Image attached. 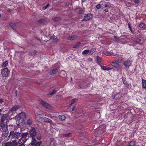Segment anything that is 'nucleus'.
<instances>
[{"label": "nucleus", "mask_w": 146, "mask_h": 146, "mask_svg": "<svg viewBox=\"0 0 146 146\" xmlns=\"http://www.w3.org/2000/svg\"><path fill=\"white\" fill-rule=\"evenodd\" d=\"M42 121H43L49 123H51L52 122V120L51 119L45 117H43L42 118Z\"/></svg>", "instance_id": "10"}, {"label": "nucleus", "mask_w": 146, "mask_h": 146, "mask_svg": "<svg viewBox=\"0 0 146 146\" xmlns=\"http://www.w3.org/2000/svg\"><path fill=\"white\" fill-rule=\"evenodd\" d=\"M97 61L99 63L100 62H101V58L98 56H97Z\"/></svg>", "instance_id": "35"}, {"label": "nucleus", "mask_w": 146, "mask_h": 146, "mask_svg": "<svg viewBox=\"0 0 146 146\" xmlns=\"http://www.w3.org/2000/svg\"><path fill=\"white\" fill-rule=\"evenodd\" d=\"M78 46L77 45H74L73 46V48H78Z\"/></svg>", "instance_id": "52"}, {"label": "nucleus", "mask_w": 146, "mask_h": 146, "mask_svg": "<svg viewBox=\"0 0 146 146\" xmlns=\"http://www.w3.org/2000/svg\"><path fill=\"white\" fill-rule=\"evenodd\" d=\"M111 65L117 69L119 68V64L114 62H112L111 63Z\"/></svg>", "instance_id": "11"}, {"label": "nucleus", "mask_w": 146, "mask_h": 146, "mask_svg": "<svg viewBox=\"0 0 146 146\" xmlns=\"http://www.w3.org/2000/svg\"><path fill=\"white\" fill-rule=\"evenodd\" d=\"M22 134L21 131V132H14V131H11L9 137L11 139H18L21 137Z\"/></svg>", "instance_id": "1"}, {"label": "nucleus", "mask_w": 146, "mask_h": 146, "mask_svg": "<svg viewBox=\"0 0 146 146\" xmlns=\"http://www.w3.org/2000/svg\"><path fill=\"white\" fill-rule=\"evenodd\" d=\"M89 52V50H85L82 52V53L83 54H85L88 53Z\"/></svg>", "instance_id": "34"}, {"label": "nucleus", "mask_w": 146, "mask_h": 146, "mask_svg": "<svg viewBox=\"0 0 146 146\" xmlns=\"http://www.w3.org/2000/svg\"><path fill=\"white\" fill-rule=\"evenodd\" d=\"M35 137H33L32 138L31 142L30 144L32 146H40L42 143V141H41L37 142Z\"/></svg>", "instance_id": "4"}, {"label": "nucleus", "mask_w": 146, "mask_h": 146, "mask_svg": "<svg viewBox=\"0 0 146 146\" xmlns=\"http://www.w3.org/2000/svg\"><path fill=\"white\" fill-rule=\"evenodd\" d=\"M96 50V49L95 48H92L90 50H89V52L90 54H92L95 52Z\"/></svg>", "instance_id": "25"}, {"label": "nucleus", "mask_w": 146, "mask_h": 146, "mask_svg": "<svg viewBox=\"0 0 146 146\" xmlns=\"http://www.w3.org/2000/svg\"><path fill=\"white\" fill-rule=\"evenodd\" d=\"M11 142L9 141L5 143L4 146H11Z\"/></svg>", "instance_id": "30"}, {"label": "nucleus", "mask_w": 146, "mask_h": 146, "mask_svg": "<svg viewBox=\"0 0 146 146\" xmlns=\"http://www.w3.org/2000/svg\"><path fill=\"white\" fill-rule=\"evenodd\" d=\"M123 83H124V84H125V82H124Z\"/></svg>", "instance_id": "63"}, {"label": "nucleus", "mask_w": 146, "mask_h": 146, "mask_svg": "<svg viewBox=\"0 0 146 146\" xmlns=\"http://www.w3.org/2000/svg\"><path fill=\"white\" fill-rule=\"evenodd\" d=\"M142 87L143 88L146 89V80L143 79H142Z\"/></svg>", "instance_id": "17"}, {"label": "nucleus", "mask_w": 146, "mask_h": 146, "mask_svg": "<svg viewBox=\"0 0 146 146\" xmlns=\"http://www.w3.org/2000/svg\"><path fill=\"white\" fill-rule=\"evenodd\" d=\"M27 133H28V135H29L31 137H35L37 134L36 129L34 127H31L30 129Z\"/></svg>", "instance_id": "3"}, {"label": "nucleus", "mask_w": 146, "mask_h": 146, "mask_svg": "<svg viewBox=\"0 0 146 146\" xmlns=\"http://www.w3.org/2000/svg\"><path fill=\"white\" fill-rule=\"evenodd\" d=\"M76 37V36L75 35L70 36L67 37V39L69 40H73L75 39Z\"/></svg>", "instance_id": "22"}, {"label": "nucleus", "mask_w": 146, "mask_h": 146, "mask_svg": "<svg viewBox=\"0 0 146 146\" xmlns=\"http://www.w3.org/2000/svg\"><path fill=\"white\" fill-rule=\"evenodd\" d=\"M66 75V73L65 71L64 70L60 72V76L62 77H63L65 76Z\"/></svg>", "instance_id": "21"}, {"label": "nucleus", "mask_w": 146, "mask_h": 146, "mask_svg": "<svg viewBox=\"0 0 146 146\" xmlns=\"http://www.w3.org/2000/svg\"><path fill=\"white\" fill-rule=\"evenodd\" d=\"M84 12L82 10H80L79 11V13L80 14H82Z\"/></svg>", "instance_id": "48"}, {"label": "nucleus", "mask_w": 146, "mask_h": 146, "mask_svg": "<svg viewBox=\"0 0 146 146\" xmlns=\"http://www.w3.org/2000/svg\"><path fill=\"white\" fill-rule=\"evenodd\" d=\"M136 145V141H132L129 142L128 144V146H134Z\"/></svg>", "instance_id": "15"}, {"label": "nucleus", "mask_w": 146, "mask_h": 146, "mask_svg": "<svg viewBox=\"0 0 146 146\" xmlns=\"http://www.w3.org/2000/svg\"><path fill=\"white\" fill-rule=\"evenodd\" d=\"M60 19L61 18L60 17H55L52 18V20L53 21H58L59 20H60Z\"/></svg>", "instance_id": "24"}, {"label": "nucleus", "mask_w": 146, "mask_h": 146, "mask_svg": "<svg viewBox=\"0 0 146 146\" xmlns=\"http://www.w3.org/2000/svg\"><path fill=\"white\" fill-rule=\"evenodd\" d=\"M9 62L8 60H5L3 62V63H2L1 66L2 67H6L7 65H8V64Z\"/></svg>", "instance_id": "19"}, {"label": "nucleus", "mask_w": 146, "mask_h": 146, "mask_svg": "<svg viewBox=\"0 0 146 146\" xmlns=\"http://www.w3.org/2000/svg\"><path fill=\"white\" fill-rule=\"evenodd\" d=\"M11 143L12 144L11 146H18V144H20L19 143V142H18V143L17 141L16 140L12 141L11 142Z\"/></svg>", "instance_id": "14"}, {"label": "nucleus", "mask_w": 146, "mask_h": 146, "mask_svg": "<svg viewBox=\"0 0 146 146\" xmlns=\"http://www.w3.org/2000/svg\"><path fill=\"white\" fill-rule=\"evenodd\" d=\"M112 69V68L111 67H106V71H109L110 70H111V69Z\"/></svg>", "instance_id": "47"}, {"label": "nucleus", "mask_w": 146, "mask_h": 146, "mask_svg": "<svg viewBox=\"0 0 146 146\" xmlns=\"http://www.w3.org/2000/svg\"><path fill=\"white\" fill-rule=\"evenodd\" d=\"M102 7L101 5L100 4H98L96 6V8L97 9H99L101 8Z\"/></svg>", "instance_id": "37"}, {"label": "nucleus", "mask_w": 146, "mask_h": 146, "mask_svg": "<svg viewBox=\"0 0 146 146\" xmlns=\"http://www.w3.org/2000/svg\"><path fill=\"white\" fill-rule=\"evenodd\" d=\"M10 72V70L7 68L2 69L1 70V73L3 77H8L9 75Z\"/></svg>", "instance_id": "5"}, {"label": "nucleus", "mask_w": 146, "mask_h": 146, "mask_svg": "<svg viewBox=\"0 0 146 146\" xmlns=\"http://www.w3.org/2000/svg\"><path fill=\"white\" fill-rule=\"evenodd\" d=\"M53 40L55 42H57L59 40L55 36L53 38Z\"/></svg>", "instance_id": "39"}, {"label": "nucleus", "mask_w": 146, "mask_h": 146, "mask_svg": "<svg viewBox=\"0 0 146 146\" xmlns=\"http://www.w3.org/2000/svg\"><path fill=\"white\" fill-rule=\"evenodd\" d=\"M113 37L115 40L117 41L118 42L119 40V38L116 36H114Z\"/></svg>", "instance_id": "42"}, {"label": "nucleus", "mask_w": 146, "mask_h": 146, "mask_svg": "<svg viewBox=\"0 0 146 146\" xmlns=\"http://www.w3.org/2000/svg\"><path fill=\"white\" fill-rule=\"evenodd\" d=\"M66 5H69V3L68 2L67 3H66Z\"/></svg>", "instance_id": "60"}, {"label": "nucleus", "mask_w": 146, "mask_h": 146, "mask_svg": "<svg viewBox=\"0 0 146 146\" xmlns=\"http://www.w3.org/2000/svg\"><path fill=\"white\" fill-rule=\"evenodd\" d=\"M57 70V69L56 68L54 69H53L51 71V74H54L56 72V71Z\"/></svg>", "instance_id": "29"}, {"label": "nucleus", "mask_w": 146, "mask_h": 146, "mask_svg": "<svg viewBox=\"0 0 146 146\" xmlns=\"http://www.w3.org/2000/svg\"><path fill=\"white\" fill-rule=\"evenodd\" d=\"M128 28L129 29L131 28V24L130 23H128Z\"/></svg>", "instance_id": "51"}, {"label": "nucleus", "mask_w": 146, "mask_h": 146, "mask_svg": "<svg viewBox=\"0 0 146 146\" xmlns=\"http://www.w3.org/2000/svg\"><path fill=\"white\" fill-rule=\"evenodd\" d=\"M134 41L135 42L139 43L141 41V40L140 38H137L134 39Z\"/></svg>", "instance_id": "31"}, {"label": "nucleus", "mask_w": 146, "mask_h": 146, "mask_svg": "<svg viewBox=\"0 0 146 146\" xmlns=\"http://www.w3.org/2000/svg\"><path fill=\"white\" fill-rule=\"evenodd\" d=\"M123 83H124V84H125V82H124Z\"/></svg>", "instance_id": "62"}, {"label": "nucleus", "mask_w": 146, "mask_h": 146, "mask_svg": "<svg viewBox=\"0 0 146 146\" xmlns=\"http://www.w3.org/2000/svg\"><path fill=\"white\" fill-rule=\"evenodd\" d=\"M44 22V20L43 19H41L38 21V22L40 23H43Z\"/></svg>", "instance_id": "40"}, {"label": "nucleus", "mask_w": 146, "mask_h": 146, "mask_svg": "<svg viewBox=\"0 0 146 146\" xmlns=\"http://www.w3.org/2000/svg\"><path fill=\"white\" fill-rule=\"evenodd\" d=\"M20 108V106L19 105H16L12 108L11 111L12 112H14L16 111L17 110L19 109Z\"/></svg>", "instance_id": "12"}, {"label": "nucleus", "mask_w": 146, "mask_h": 146, "mask_svg": "<svg viewBox=\"0 0 146 146\" xmlns=\"http://www.w3.org/2000/svg\"><path fill=\"white\" fill-rule=\"evenodd\" d=\"M104 54L107 56H110L111 55V53L108 52H106L104 53Z\"/></svg>", "instance_id": "38"}, {"label": "nucleus", "mask_w": 146, "mask_h": 146, "mask_svg": "<svg viewBox=\"0 0 146 146\" xmlns=\"http://www.w3.org/2000/svg\"><path fill=\"white\" fill-rule=\"evenodd\" d=\"M136 146H139V145H136Z\"/></svg>", "instance_id": "64"}, {"label": "nucleus", "mask_w": 146, "mask_h": 146, "mask_svg": "<svg viewBox=\"0 0 146 146\" xmlns=\"http://www.w3.org/2000/svg\"><path fill=\"white\" fill-rule=\"evenodd\" d=\"M40 104L44 107L46 108H50V106L49 104L46 103L45 102L42 100H41L40 101Z\"/></svg>", "instance_id": "9"}, {"label": "nucleus", "mask_w": 146, "mask_h": 146, "mask_svg": "<svg viewBox=\"0 0 146 146\" xmlns=\"http://www.w3.org/2000/svg\"><path fill=\"white\" fill-rule=\"evenodd\" d=\"M2 129L4 132H6L8 130V127L5 124H3L1 126Z\"/></svg>", "instance_id": "13"}, {"label": "nucleus", "mask_w": 146, "mask_h": 146, "mask_svg": "<svg viewBox=\"0 0 146 146\" xmlns=\"http://www.w3.org/2000/svg\"><path fill=\"white\" fill-rule=\"evenodd\" d=\"M50 5V4L49 3L47 4L43 8L44 9H46Z\"/></svg>", "instance_id": "44"}, {"label": "nucleus", "mask_w": 146, "mask_h": 146, "mask_svg": "<svg viewBox=\"0 0 146 146\" xmlns=\"http://www.w3.org/2000/svg\"><path fill=\"white\" fill-rule=\"evenodd\" d=\"M36 138L38 140H40L41 139V137L40 136H38L36 137Z\"/></svg>", "instance_id": "49"}, {"label": "nucleus", "mask_w": 146, "mask_h": 146, "mask_svg": "<svg viewBox=\"0 0 146 146\" xmlns=\"http://www.w3.org/2000/svg\"><path fill=\"white\" fill-rule=\"evenodd\" d=\"M81 44V42H77L76 44L77 45H79V44Z\"/></svg>", "instance_id": "56"}, {"label": "nucleus", "mask_w": 146, "mask_h": 146, "mask_svg": "<svg viewBox=\"0 0 146 146\" xmlns=\"http://www.w3.org/2000/svg\"><path fill=\"white\" fill-rule=\"evenodd\" d=\"M101 69L104 70H106V66H101Z\"/></svg>", "instance_id": "43"}, {"label": "nucleus", "mask_w": 146, "mask_h": 146, "mask_svg": "<svg viewBox=\"0 0 146 146\" xmlns=\"http://www.w3.org/2000/svg\"><path fill=\"white\" fill-rule=\"evenodd\" d=\"M32 121L31 119H29L27 121V124L28 125H31L32 124Z\"/></svg>", "instance_id": "28"}, {"label": "nucleus", "mask_w": 146, "mask_h": 146, "mask_svg": "<svg viewBox=\"0 0 146 146\" xmlns=\"http://www.w3.org/2000/svg\"><path fill=\"white\" fill-rule=\"evenodd\" d=\"M72 135V133H68L64 134L63 135L66 137H68L71 136Z\"/></svg>", "instance_id": "26"}, {"label": "nucleus", "mask_w": 146, "mask_h": 146, "mask_svg": "<svg viewBox=\"0 0 146 146\" xmlns=\"http://www.w3.org/2000/svg\"><path fill=\"white\" fill-rule=\"evenodd\" d=\"M122 60H123L122 59H118L117 60V62L120 63Z\"/></svg>", "instance_id": "45"}, {"label": "nucleus", "mask_w": 146, "mask_h": 146, "mask_svg": "<svg viewBox=\"0 0 146 146\" xmlns=\"http://www.w3.org/2000/svg\"><path fill=\"white\" fill-rule=\"evenodd\" d=\"M93 18L92 15L90 13L85 15L82 21H87L92 19Z\"/></svg>", "instance_id": "8"}, {"label": "nucleus", "mask_w": 146, "mask_h": 146, "mask_svg": "<svg viewBox=\"0 0 146 146\" xmlns=\"http://www.w3.org/2000/svg\"><path fill=\"white\" fill-rule=\"evenodd\" d=\"M132 63V61L129 60H127L123 62V65L127 69L129 68V67L131 66Z\"/></svg>", "instance_id": "7"}, {"label": "nucleus", "mask_w": 146, "mask_h": 146, "mask_svg": "<svg viewBox=\"0 0 146 146\" xmlns=\"http://www.w3.org/2000/svg\"><path fill=\"white\" fill-rule=\"evenodd\" d=\"M9 25L13 29H15L16 28V26L15 23H10L9 24Z\"/></svg>", "instance_id": "18"}, {"label": "nucleus", "mask_w": 146, "mask_h": 146, "mask_svg": "<svg viewBox=\"0 0 146 146\" xmlns=\"http://www.w3.org/2000/svg\"><path fill=\"white\" fill-rule=\"evenodd\" d=\"M15 118L17 119V120L24 121L25 119V113L24 112H22L19 113L18 116H16Z\"/></svg>", "instance_id": "6"}, {"label": "nucleus", "mask_w": 146, "mask_h": 146, "mask_svg": "<svg viewBox=\"0 0 146 146\" xmlns=\"http://www.w3.org/2000/svg\"><path fill=\"white\" fill-rule=\"evenodd\" d=\"M59 119L60 120L62 121L66 119V117L63 115H62L59 116Z\"/></svg>", "instance_id": "23"}, {"label": "nucleus", "mask_w": 146, "mask_h": 146, "mask_svg": "<svg viewBox=\"0 0 146 146\" xmlns=\"http://www.w3.org/2000/svg\"><path fill=\"white\" fill-rule=\"evenodd\" d=\"M129 30H130V31L131 32V33L133 34H134V33L133 32V29L132 28L129 29Z\"/></svg>", "instance_id": "50"}, {"label": "nucleus", "mask_w": 146, "mask_h": 146, "mask_svg": "<svg viewBox=\"0 0 146 146\" xmlns=\"http://www.w3.org/2000/svg\"><path fill=\"white\" fill-rule=\"evenodd\" d=\"M28 133H22L21 136V138L19 140V143L20 144L21 143L24 144L27 140L28 138H27V137Z\"/></svg>", "instance_id": "2"}, {"label": "nucleus", "mask_w": 146, "mask_h": 146, "mask_svg": "<svg viewBox=\"0 0 146 146\" xmlns=\"http://www.w3.org/2000/svg\"><path fill=\"white\" fill-rule=\"evenodd\" d=\"M36 52V51L35 50L33 52V54H35Z\"/></svg>", "instance_id": "58"}, {"label": "nucleus", "mask_w": 146, "mask_h": 146, "mask_svg": "<svg viewBox=\"0 0 146 146\" xmlns=\"http://www.w3.org/2000/svg\"><path fill=\"white\" fill-rule=\"evenodd\" d=\"M71 81H72V77L71 78Z\"/></svg>", "instance_id": "61"}, {"label": "nucleus", "mask_w": 146, "mask_h": 146, "mask_svg": "<svg viewBox=\"0 0 146 146\" xmlns=\"http://www.w3.org/2000/svg\"><path fill=\"white\" fill-rule=\"evenodd\" d=\"M78 99L77 98H74L72 99V100L71 101V105H72V104L75 103L78 100Z\"/></svg>", "instance_id": "27"}, {"label": "nucleus", "mask_w": 146, "mask_h": 146, "mask_svg": "<svg viewBox=\"0 0 146 146\" xmlns=\"http://www.w3.org/2000/svg\"><path fill=\"white\" fill-rule=\"evenodd\" d=\"M7 115L6 114H3L1 117V121L3 122L5 120L7 119Z\"/></svg>", "instance_id": "16"}, {"label": "nucleus", "mask_w": 146, "mask_h": 146, "mask_svg": "<svg viewBox=\"0 0 146 146\" xmlns=\"http://www.w3.org/2000/svg\"><path fill=\"white\" fill-rule=\"evenodd\" d=\"M50 146H56V145L53 141H51L50 143Z\"/></svg>", "instance_id": "41"}, {"label": "nucleus", "mask_w": 146, "mask_h": 146, "mask_svg": "<svg viewBox=\"0 0 146 146\" xmlns=\"http://www.w3.org/2000/svg\"><path fill=\"white\" fill-rule=\"evenodd\" d=\"M104 11H105V12H108V11H109V10H108V8H106V9H104Z\"/></svg>", "instance_id": "53"}, {"label": "nucleus", "mask_w": 146, "mask_h": 146, "mask_svg": "<svg viewBox=\"0 0 146 146\" xmlns=\"http://www.w3.org/2000/svg\"><path fill=\"white\" fill-rule=\"evenodd\" d=\"M18 146H25V145L21 143L19 144H18Z\"/></svg>", "instance_id": "54"}, {"label": "nucleus", "mask_w": 146, "mask_h": 146, "mask_svg": "<svg viewBox=\"0 0 146 146\" xmlns=\"http://www.w3.org/2000/svg\"><path fill=\"white\" fill-rule=\"evenodd\" d=\"M86 0H82V3H84L86 1Z\"/></svg>", "instance_id": "59"}, {"label": "nucleus", "mask_w": 146, "mask_h": 146, "mask_svg": "<svg viewBox=\"0 0 146 146\" xmlns=\"http://www.w3.org/2000/svg\"><path fill=\"white\" fill-rule=\"evenodd\" d=\"M57 91V90H56V89H54L51 92L50 94V95H54V94H55Z\"/></svg>", "instance_id": "32"}, {"label": "nucleus", "mask_w": 146, "mask_h": 146, "mask_svg": "<svg viewBox=\"0 0 146 146\" xmlns=\"http://www.w3.org/2000/svg\"><path fill=\"white\" fill-rule=\"evenodd\" d=\"M3 101V100L2 99H0V103H2Z\"/></svg>", "instance_id": "57"}, {"label": "nucleus", "mask_w": 146, "mask_h": 146, "mask_svg": "<svg viewBox=\"0 0 146 146\" xmlns=\"http://www.w3.org/2000/svg\"><path fill=\"white\" fill-rule=\"evenodd\" d=\"M110 5L109 4H105L104 5V8L105 7V8H110Z\"/></svg>", "instance_id": "46"}, {"label": "nucleus", "mask_w": 146, "mask_h": 146, "mask_svg": "<svg viewBox=\"0 0 146 146\" xmlns=\"http://www.w3.org/2000/svg\"><path fill=\"white\" fill-rule=\"evenodd\" d=\"M138 26L143 29H145L146 28V25L143 23H141L138 25Z\"/></svg>", "instance_id": "20"}, {"label": "nucleus", "mask_w": 146, "mask_h": 146, "mask_svg": "<svg viewBox=\"0 0 146 146\" xmlns=\"http://www.w3.org/2000/svg\"><path fill=\"white\" fill-rule=\"evenodd\" d=\"M37 116L38 118L39 119H41V120H42V118L43 117H42V115L41 114H37Z\"/></svg>", "instance_id": "36"}, {"label": "nucleus", "mask_w": 146, "mask_h": 146, "mask_svg": "<svg viewBox=\"0 0 146 146\" xmlns=\"http://www.w3.org/2000/svg\"><path fill=\"white\" fill-rule=\"evenodd\" d=\"M76 107H74L71 110V111H73L74 109H75Z\"/></svg>", "instance_id": "55"}, {"label": "nucleus", "mask_w": 146, "mask_h": 146, "mask_svg": "<svg viewBox=\"0 0 146 146\" xmlns=\"http://www.w3.org/2000/svg\"><path fill=\"white\" fill-rule=\"evenodd\" d=\"M141 1V0H134L133 2L135 4H138Z\"/></svg>", "instance_id": "33"}]
</instances>
